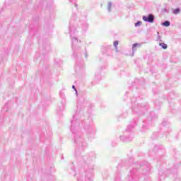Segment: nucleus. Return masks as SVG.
<instances>
[{
	"label": "nucleus",
	"instance_id": "6",
	"mask_svg": "<svg viewBox=\"0 0 181 181\" xmlns=\"http://www.w3.org/2000/svg\"><path fill=\"white\" fill-rule=\"evenodd\" d=\"M162 25L168 28V26H170V22L165 21V22L162 23Z\"/></svg>",
	"mask_w": 181,
	"mask_h": 181
},
{
	"label": "nucleus",
	"instance_id": "10",
	"mask_svg": "<svg viewBox=\"0 0 181 181\" xmlns=\"http://www.w3.org/2000/svg\"><path fill=\"white\" fill-rule=\"evenodd\" d=\"M72 88H73L74 90H75V91H77V90H76V87H75L74 86H72Z\"/></svg>",
	"mask_w": 181,
	"mask_h": 181
},
{
	"label": "nucleus",
	"instance_id": "1",
	"mask_svg": "<svg viewBox=\"0 0 181 181\" xmlns=\"http://www.w3.org/2000/svg\"><path fill=\"white\" fill-rule=\"evenodd\" d=\"M72 47H80L81 46V41L78 40L77 37L71 36Z\"/></svg>",
	"mask_w": 181,
	"mask_h": 181
},
{
	"label": "nucleus",
	"instance_id": "9",
	"mask_svg": "<svg viewBox=\"0 0 181 181\" xmlns=\"http://www.w3.org/2000/svg\"><path fill=\"white\" fill-rule=\"evenodd\" d=\"M141 25H142V22L141 21H138L137 23H135L136 28H137V26H141Z\"/></svg>",
	"mask_w": 181,
	"mask_h": 181
},
{
	"label": "nucleus",
	"instance_id": "3",
	"mask_svg": "<svg viewBox=\"0 0 181 181\" xmlns=\"http://www.w3.org/2000/svg\"><path fill=\"white\" fill-rule=\"evenodd\" d=\"M136 47H141V44L139 43H135L132 45V56H134L135 54V52H136Z\"/></svg>",
	"mask_w": 181,
	"mask_h": 181
},
{
	"label": "nucleus",
	"instance_id": "2",
	"mask_svg": "<svg viewBox=\"0 0 181 181\" xmlns=\"http://www.w3.org/2000/svg\"><path fill=\"white\" fill-rule=\"evenodd\" d=\"M143 21H144V22H149L150 23H153V21H155V17L152 14H149L148 16H144Z\"/></svg>",
	"mask_w": 181,
	"mask_h": 181
},
{
	"label": "nucleus",
	"instance_id": "4",
	"mask_svg": "<svg viewBox=\"0 0 181 181\" xmlns=\"http://www.w3.org/2000/svg\"><path fill=\"white\" fill-rule=\"evenodd\" d=\"M180 12H181L180 8H175V9H174V10L173 11V13L174 15H179V13H180Z\"/></svg>",
	"mask_w": 181,
	"mask_h": 181
},
{
	"label": "nucleus",
	"instance_id": "5",
	"mask_svg": "<svg viewBox=\"0 0 181 181\" xmlns=\"http://www.w3.org/2000/svg\"><path fill=\"white\" fill-rule=\"evenodd\" d=\"M159 46H160L163 49H168V45L163 42H160Z\"/></svg>",
	"mask_w": 181,
	"mask_h": 181
},
{
	"label": "nucleus",
	"instance_id": "7",
	"mask_svg": "<svg viewBox=\"0 0 181 181\" xmlns=\"http://www.w3.org/2000/svg\"><path fill=\"white\" fill-rule=\"evenodd\" d=\"M112 6V2H109L107 4V11L108 12H111V8Z\"/></svg>",
	"mask_w": 181,
	"mask_h": 181
},
{
	"label": "nucleus",
	"instance_id": "8",
	"mask_svg": "<svg viewBox=\"0 0 181 181\" xmlns=\"http://www.w3.org/2000/svg\"><path fill=\"white\" fill-rule=\"evenodd\" d=\"M118 44H119L118 41H115L113 43L116 52H117L118 50Z\"/></svg>",
	"mask_w": 181,
	"mask_h": 181
}]
</instances>
